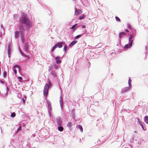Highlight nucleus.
I'll list each match as a JSON object with an SVG mask.
<instances>
[{"label":"nucleus","mask_w":148,"mask_h":148,"mask_svg":"<svg viewBox=\"0 0 148 148\" xmlns=\"http://www.w3.org/2000/svg\"><path fill=\"white\" fill-rule=\"evenodd\" d=\"M82 11L80 9H76L75 10V14L76 15H77L82 13Z\"/></svg>","instance_id":"20e7f679"},{"label":"nucleus","mask_w":148,"mask_h":148,"mask_svg":"<svg viewBox=\"0 0 148 148\" xmlns=\"http://www.w3.org/2000/svg\"><path fill=\"white\" fill-rule=\"evenodd\" d=\"M129 47H129V45L128 44L125 45L124 46V48H128Z\"/></svg>","instance_id":"f704fd0d"},{"label":"nucleus","mask_w":148,"mask_h":148,"mask_svg":"<svg viewBox=\"0 0 148 148\" xmlns=\"http://www.w3.org/2000/svg\"><path fill=\"white\" fill-rule=\"evenodd\" d=\"M124 31H126V32H129V31L127 29H124Z\"/></svg>","instance_id":"37998d69"},{"label":"nucleus","mask_w":148,"mask_h":148,"mask_svg":"<svg viewBox=\"0 0 148 148\" xmlns=\"http://www.w3.org/2000/svg\"><path fill=\"white\" fill-rule=\"evenodd\" d=\"M3 76L4 78H5L7 76V72H6L5 71L3 72Z\"/></svg>","instance_id":"5701e85b"},{"label":"nucleus","mask_w":148,"mask_h":148,"mask_svg":"<svg viewBox=\"0 0 148 148\" xmlns=\"http://www.w3.org/2000/svg\"><path fill=\"white\" fill-rule=\"evenodd\" d=\"M22 40L23 42V39H22Z\"/></svg>","instance_id":"49530a36"},{"label":"nucleus","mask_w":148,"mask_h":148,"mask_svg":"<svg viewBox=\"0 0 148 148\" xmlns=\"http://www.w3.org/2000/svg\"><path fill=\"white\" fill-rule=\"evenodd\" d=\"M64 43L63 42H59L57 43L56 45L57 47L59 48H61L62 47V45L64 44Z\"/></svg>","instance_id":"1a4fd4ad"},{"label":"nucleus","mask_w":148,"mask_h":148,"mask_svg":"<svg viewBox=\"0 0 148 148\" xmlns=\"http://www.w3.org/2000/svg\"><path fill=\"white\" fill-rule=\"evenodd\" d=\"M67 49L66 47V45H65L64 47V51L65 52H66Z\"/></svg>","instance_id":"72a5a7b5"},{"label":"nucleus","mask_w":148,"mask_h":148,"mask_svg":"<svg viewBox=\"0 0 148 148\" xmlns=\"http://www.w3.org/2000/svg\"><path fill=\"white\" fill-rule=\"evenodd\" d=\"M137 119L138 122L139 124L141 123V121L140 120V119L139 118H137Z\"/></svg>","instance_id":"4c0bfd02"},{"label":"nucleus","mask_w":148,"mask_h":148,"mask_svg":"<svg viewBox=\"0 0 148 148\" xmlns=\"http://www.w3.org/2000/svg\"><path fill=\"white\" fill-rule=\"evenodd\" d=\"M86 27V26L85 25H83L82 26V28H85Z\"/></svg>","instance_id":"a18cd8bd"},{"label":"nucleus","mask_w":148,"mask_h":148,"mask_svg":"<svg viewBox=\"0 0 148 148\" xmlns=\"http://www.w3.org/2000/svg\"><path fill=\"white\" fill-rule=\"evenodd\" d=\"M25 49L26 51H27L28 49V45L27 43H26L24 46Z\"/></svg>","instance_id":"f3484780"},{"label":"nucleus","mask_w":148,"mask_h":148,"mask_svg":"<svg viewBox=\"0 0 148 148\" xmlns=\"http://www.w3.org/2000/svg\"><path fill=\"white\" fill-rule=\"evenodd\" d=\"M133 41V40H131V41H130V43L129 45H129V47H130L131 46H132Z\"/></svg>","instance_id":"c85d7f7f"},{"label":"nucleus","mask_w":148,"mask_h":148,"mask_svg":"<svg viewBox=\"0 0 148 148\" xmlns=\"http://www.w3.org/2000/svg\"><path fill=\"white\" fill-rule=\"evenodd\" d=\"M51 67H49V69H48V71H51Z\"/></svg>","instance_id":"79ce46f5"},{"label":"nucleus","mask_w":148,"mask_h":148,"mask_svg":"<svg viewBox=\"0 0 148 148\" xmlns=\"http://www.w3.org/2000/svg\"><path fill=\"white\" fill-rule=\"evenodd\" d=\"M60 57H59V56H57L55 58V60H60Z\"/></svg>","instance_id":"58836bf2"},{"label":"nucleus","mask_w":148,"mask_h":148,"mask_svg":"<svg viewBox=\"0 0 148 148\" xmlns=\"http://www.w3.org/2000/svg\"><path fill=\"white\" fill-rule=\"evenodd\" d=\"M58 129L60 131L62 132L63 131L64 128L60 126L58 127Z\"/></svg>","instance_id":"aec40b11"},{"label":"nucleus","mask_w":148,"mask_h":148,"mask_svg":"<svg viewBox=\"0 0 148 148\" xmlns=\"http://www.w3.org/2000/svg\"><path fill=\"white\" fill-rule=\"evenodd\" d=\"M0 82L1 83H2V84H3V83H4V82L3 81H2V80H0Z\"/></svg>","instance_id":"c03bdc74"},{"label":"nucleus","mask_w":148,"mask_h":148,"mask_svg":"<svg viewBox=\"0 0 148 148\" xmlns=\"http://www.w3.org/2000/svg\"><path fill=\"white\" fill-rule=\"evenodd\" d=\"M125 35V32H120L119 34V37L120 38H121L122 36H123Z\"/></svg>","instance_id":"f8f14e48"},{"label":"nucleus","mask_w":148,"mask_h":148,"mask_svg":"<svg viewBox=\"0 0 148 148\" xmlns=\"http://www.w3.org/2000/svg\"><path fill=\"white\" fill-rule=\"evenodd\" d=\"M127 27L129 29H131V25L130 24H128L127 25Z\"/></svg>","instance_id":"ea45409f"},{"label":"nucleus","mask_w":148,"mask_h":148,"mask_svg":"<svg viewBox=\"0 0 148 148\" xmlns=\"http://www.w3.org/2000/svg\"><path fill=\"white\" fill-rule=\"evenodd\" d=\"M18 79L19 80V81L20 82H21V80L22 79V78L20 77H18Z\"/></svg>","instance_id":"e433bc0d"},{"label":"nucleus","mask_w":148,"mask_h":148,"mask_svg":"<svg viewBox=\"0 0 148 148\" xmlns=\"http://www.w3.org/2000/svg\"><path fill=\"white\" fill-rule=\"evenodd\" d=\"M61 62V60H56V63L57 64H60Z\"/></svg>","instance_id":"393cba45"},{"label":"nucleus","mask_w":148,"mask_h":148,"mask_svg":"<svg viewBox=\"0 0 148 148\" xmlns=\"http://www.w3.org/2000/svg\"><path fill=\"white\" fill-rule=\"evenodd\" d=\"M73 125V123L71 122H69L68 123L67 126L68 127L71 128V126Z\"/></svg>","instance_id":"9d476101"},{"label":"nucleus","mask_w":148,"mask_h":148,"mask_svg":"<svg viewBox=\"0 0 148 148\" xmlns=\"http://www.w3.org/2000/svg\"><path fill=\"white\" fill-rule=\"evenodd\" d=\"M77 24H75L74 25H73L71 27V29H73L75 28V27L77 25Z\"/></svg>","instance_id":"473e14b6"},{"label":"nucleus","mask_w":148,"mask_h":148,"mask_svg":"<svg viewBox=\"0 0 148 148\" xmlns=\"http://www.w3.org/2000/svg\"><path fill=\"white\" fill-rule=\"evenodd\" d=\"M20 21L26 27H29V26L30 22L29 20L27 17H25V14L21 16Z\"/></svg>","instance_id":"f257e3e1"},{"label":"nucleus","mask_w":148,"mask_h":148,"mask_svg":"<svg viewBox=\"0 0 148 148\" xmlns=\"http://www.w3.org/2000/svg\"><path fill=\"white\" fill-rule=\"evenodd\" d=\"M133 37V36L132 35H131L130 36V37L129 38V40L130 41H131V40H132Z\"/></svg>","instance_id":"a878e982"},{"label":"nucleus","mask_w":148,"mask_h":148,"mask_svg":"<svg viewBox=\"0 0 148 148\" xmlns=\"http://www.w3.org/2000/svg\"><path fill=\"white\" fill-rule=\"evenodd\" d=\"M86 16L84 14H83V15L81 16H80L79 17V20H82L83 19H84V18H85Z\"/></svg>","instance_id":"412c9836"},{"label":"nucleus","mask_w":148,"mask_h":148,"mask_svg":"<svg viewBox=\"0 0 148 148\" xmlns=\"http://www.w3.org/2000/svg\"><path fill=\"white\" fill-rule=\"evenodd\" d=\"M47 102L48 105V109L50 111H51L52 110V108L51 106V102L49 100H47Z\"/></svg>","instance_id":"6e6552de"},{"label":"nucleus","mask_w":148,"mask_h":148,"mask_svg":"<svg viewBox=\"0 0 148 148\" xmlns=\"http://www.w3.org/2000/svg\"><path fill=\"white\" fill-rule=\"evenodd\" d=\"M26 100V97L24 95L22 98V101L23 103L25 104V100Z\"/></svg>","instance_id":"a211bd4d"},{"label":"nucleus","mask_w":148,"mask_h":148,"mask_svg":"<svg viewBox=\"0 0 148 148\" xmlns=\"http://www.w3.org/2000/svg\"><path fill=\"white\" fill-rule=\"evenodd\" d=\"M13 69L14 71V73L16 74L17 73V71H18L19 73L20 72L21 67L19 65H16L13 67Z\"/></svg>","instance_id":"7ed1b4c3"},{"label":"nucleus","mask_w":148,"mask_h":148,"mask_svg":"<svg viewBox=\"0 0 148 148\" xmlns=\"http://www.w3.org/2000/svg\"><path fill=\"white\" fill-rule=\"evenodd\" d=\"M82 36V34L79 35H78L77 36L75 37V38L76 39H77V38H79L81 37Z\"/></svg>","instance_id":"7c9ffc66"},{"label":"nucleus","mask_w":148,"mask_h":148,"mask_svg":"<svg viewBox=\"0 0 148 148\" xmlns=\"http://www.w3.org/2000/svg\"><path fill=\"white\" fill-rule=\"evenodd\" d=\"M139 124H140V125L141 126V127H142V129H143L144 130H144V128L143 125V124L142 123H140Z\"/></svg>","instance_id":"c9c22d12"},{"label":"nucleus","mask_w":148,"mask_h":148,"mask_svg":"<svg viewBox=\"0 0 148 148\" xmlns=\"http://www.w3.org/2000/svg\"><path fill=\"white\" fill-rule=\"evenodd\" d=\"M16 116V114L14 112H12V113L11 114V116L12 117H14Z\"/></svg>","instance_id":"b1692460"},{"label":"nucleus","mask_w":148,"mask_h":148,"mask_svg":"<svg viewBox=\"0 0 148 148\" xmlns=\"http://www.w3.org/2000/svg\"><path fill=\"white\" fill-rule=\"evenodd\" d=\"M8 57L10 58L11 56V49L9 46L8 47Z\"/></svg>","instance_id":"9b49d317"},{"label":"nucleus","mask_w":148,"mask_h":148,"mask_svg":"<svg viewBox=\"0 0 148 148\" xmlns=\"http://www.w3.org/2000/svg\"><path fill=\"white\" fill-rule=\"evenodd\" d=\"M130 78L129 80V82H128V84L130 86H131V84H130Z\"/></svg>","instance_id":"a19ab883"},{"label":"nucleus","mask_w":148,"mask_h":148,"mask_svg":"<svg viewBox=\"0 0 148 148\" xmlns=\"http://www.w3.org/2000/svg\"><path fill=\"white\" fill-rule=\"evenodd\" d=\"M144 122L148 124V116H145L144 118Z\"/></svg>","instance_id":"ddd939ff"},{"label":"nucleus","mask_w":148,"mask_h":148,"mask_svg":"<svg viewBox=\"0 0 148 148\" xmlns=\"http://www.w3.org/2000/svg\"><path fill=\"white\" fill-rule=\"evenodd\" d=\"M53 65L55 69H58V67L56 64H53Z\"/></svg>","instance_id":"c756f323"},{"label":"nucleus","mask_w":148,"mask_h":148,"mask_svg":"<svg viewBox=\"0 0 148 148\" xmlns=\"http://www.w3.org/2000/svg\"><path fill=\"white\" fill-rule=\"evenodd\" d=\"M20 51L22 55L23 56H25V57H27V56L25 54H24L23 52L22 51H21L20 50Z\"/></svg>","instance_id":"2f4dec72"},{"label":"nucleus","mask_w":148,"mask_h":148,"mask_svg":"<svg viewBox=\"0 0 148 148\" xmlns=\"http://www.w3.org/2000/svg\"><path fill=\"white\" fill-rule=\"evenodd\" d=\"M115 18L116 20V21H117L119 22L120 21V19L118 17H117V16H116Z\"/></svg>","instance_id":"cd10ccee"},{"label":"nucleus","mask_w":148,"mask_h":148,"mask_svg":"<svg viewBox=\"0 0 148 148\" xmlns=\"http://www.w3.org/2000/svg\"><path fill=\"white\" fill-rule=\"evenodd\" d=\"M77 42V41H73L70 44V46H72L75 44Z\"/></svg>","instance_id":"6ab92c4d"},{"label":"nucleus","mask_w":148,"mask_h":148,"mask_svg":"<svg viewBox=\"0 0 148 148\" xmlns=\"http://www.w3.org/2000/svg\"><path fill=\"white\" fill-rule=\"evenodd\" d=\"M47 83L49 84V85H48L47 84H46L45 85L43 91L44 95L46 96V97H47V95L48 92V89L49 87V85L51 84V82L49 79H48Z\"/></svg>","instance_id":"f03ea898"},{"label":"nucleus","mask_w":148,"mask_h":148,"mask_svg":"<svg viewBox=\"0 0 148 148\" xmlns=\"http://www.w3.org/2000/svg\"><path fill=\"white\" fill-rule=\"evenodd\" d=\"M78 126L79 128L80 129L81 131L82 132L83 131V128H82V126L81 125H78Z\"/></svg>","instance_id":"4be33fe9"},{"label":"nucleus","mask_w":148,"mask_h":148,"mask_svg":"<svg viewBox=\"0 0 148 148\" xmlns=\"http://www.w3.org/2000/svg\"><path fill=\"white\" fill-rule=\"evenodd\" d=\"M129 90V88L128 87H125L122 88L121 92L122 93H124L127 91Z\"/></svg>","instance_id":"0eeeda50"},{"label":"nucleus","mask_w":148,"mask_h":148,"mask_svg":"<svg viewBox=\"0 0 148 148\" xmlns=\"http://www.w3.org/2000/svg\"><path fill=\"white\" fill-rule=\"evenodd\" d=\"M19 29L20 31H21V33H22V30H23V26L20 25L18 26Z\"/></svg>","instance_id":"2eb2a0df"},{"label":"nucleus","mask_w":148,"mask_h":148,"mask_svg":"<svg viewBox=\"0 0 148 148\" xmlns=\"http://www.w3.org/2000/svg\"><path fill=\"white\" fill-rule=\"evenodd\" d=\"M50 74H51L54 77H56V73L54 71H52L51 72H50Z\"/></svg>","instance_id":"dca6fc26"},{"label":"nucleus","mask_w":148,"mask_h":148,"mask_svg":"<svg viewBox=\"0 0 148 148\" xmlns=\"http://www.w3.org/2000/svg\"><path fill=\"white\" fill-rule=\"evenodd\" d=\"M15 36L16 38H18L19 36V34H20L21 35L22 34L21 33V31H16L15 32Z\"/></svg>","instance_id":"423d86ee"},{"label":"nucleus","mask_w":148,"mask_h":148,"mask_svg":"<svg viewBox=\"0 0 148 148\" xmlns=\"http://www.w3.org/2000/svg\"><path fill=\"white\" fill-rule=\"evenodd\" d=\"M60 106L61 107V108H62L63 107V101L62 99V97L61 96L60 97Z\"/></svg>","instance_id":"4468645a"},{"label":"nucleus","mask_w":148,"mask_h":148,"mask_svg":"<svg viewBox=\"0 0 148 148\" xmlns=\"http://www.w3.org/2000/svg\"><path fill=\"white\" fill-rule=\"evenodd\" d=\"M57 123L59 125H62V121L61 118L60 117H58L57 118Z\"/></svg>","instance_id":"39448f33"},{"label":"nucleus","mask_w":148,"mask_h":148,"mask_svg":"<svg viewBox=\"0 0 148 148\" xmlns=\"http://www.w3.org/2000/svg\"><path fill=\"white\" fill-rule=\"evenodd\" d=\"M57 46L56 45H54V46H53L52 48V50H51V51H54V49L55 48H57Z\"/></svg>","instance_id":"bb28decb"}]
</instances>
